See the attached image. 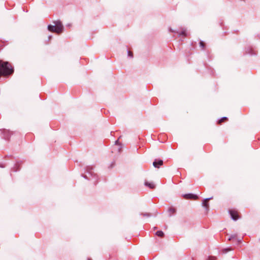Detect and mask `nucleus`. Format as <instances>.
Segmentation results:
<instances>
[{"label": "nucleus", "instance_id": "f3484780", "mask_svg": "<svg viewBox=\"0 0 260 260\" xmlns=\"http://www.w3.org/2000/svg\"><path fill=\"white\" fill-rule=\"evenodd\" d=\"M87 260H91L90 259L88 258Z\"/></svg>", "mask_w": 260, "mask_h": 260}, {"label": "nucleus", "instance_id": "20e7f679", "mask_svg": "<svg viewBox=\"0 0 260 260\" xmlns=\"http://www.w3.org/2000/svg\"><path fill=\"white\" fill-rule=\"evenodd\" d=\"M162 165L163 161L161 159H155L153 162V166L157 168H159Z\"/></svg>", "mask_w": 260, "mask_h": 260}, {"label": "nucleus", "instance_id": "0eeeda50", "mask_svg": "<svg viewBox=\"0 0 260 260\" xmlns=\"http://www.w3.org/2000/svg\"><path fill=\"white\" fill-rule=\"evenodd\" d=\"M4 138L5 139H9V136L11 135V133L8 130H5L4 131Z\"/></svg>", "mask_w": 260, "mask_h": 260}, {"label": "nucleus", "instance_id": "f257e3e1", "mask_svg": "<svg viewBox=\"0 0 260 260\" xmlns=\"http://www.w3.org/2000/svg\"><path fill=\"white\" fill-rule=\"evenodd\" d=\"M13 72V69L10 63L0 60V76H9Z\"/></svg>", "mask_w": 260, "mask_h": 260}, {"label": "nucleus", "instance_id": "9b49d317", "mask_svg": "<svg viewBox=\"0 0 260 260\" xmlns=\"http://www.w3.org/2000/svg\"><path fill=\"white\" fill-rule=\"evenodd\" d=\"M226 119H227V117H222L221 118H220V119L218 120V123H219V124H220V123H221V122H222L223 121H224V120H226Z\"/></svg>", "mask_w": 260, "mask_h": 260}, {"label": "nucleus", "instance_id": "6e6552de", "mask_svg": "<svg viewBox=\"0 0 260 260\" xmlns=\"http://www.w3.org/2000/svg\"><path fill=\"white\" fill-rule=\"evenodd\" d=\"M212 199V198H207V199H205L203 202V206L206 207L207 209L208 208V206H209V204L208 203V201Z\"/></svg>", "mask_w": 260, "mask_h": 260}, {"label": "nucleus", "instance_id": "f03ea898", "mask_svg": "<svg viewBox=\"0 0 260 260\" xmlns=\"http://www.w3.org/2000/svg\"><path fill=\"white\" fill-rule=\"evenodd\" d=\"M54 25H49L48 26V29L52 32H55L57 34L61 33L63 31V25L60 21L54 22Z\"/></svg>", "mask_w": 260, "mask_h": 260}, {"label": "nucleus", "instance_id": "2eb2a0df", "mask_svg": "<svg viewBox=\"0 0 260 260\" xmlns=\"http://www.w3.org/2000/svg\"><path fill=\"white\" fill-rule=\"evenodd\" d=\"M235 237H236V236H235V235L231 236L229 238V240H232L233 239H234Z\"/></svg>", "mask_w": 260, "mask_h": 260}, {"label": "nucleus", "instance_id": "dca6fc26", "mask_svg": "<svg viewBox=\"0 0 260 260\" xmlns=\"http://www.w3.org/2000/svg\"><path fill=\"white\" fill-rule=\"evenodd\" d=\"M144 215H145V214ZM146 215L149 216V214H146Z\"/></svg>", "mask_w": 260, "mask_h": 260}, {"label": "nucleus", "instance_id": "423d86ee", "mask_svg": "<svg viewBox=\"0 0 260 260\" xmlns=\"http://www.w3.org/2000/svg\"><path fill=\"white\" fill-rule=\"evenodd\" d=\"M145 185L147 187H149L151 189H153L155 188V184L153 182H145Z\"/></svg>", "mask_w": 260, "mask_h": 260}, {"label": "nucleus", "instance_id": "7ed1b4c3", "mask_svg": "<svg viewBox=\"0 0 260 260\" xmlns=\"http://www.w3.org/2000/svg\"><path fill=\"white\" fill-rule=\"evenodd\" d=\"M229 213L231 216V218L234 220H237L239 218V213L237 210H229Z\"/></svg>", "mask_w": 260, "mask_h": 260}, {"label": "nucleus", "instance_id": "ddd939ff", "mask_svg": "<svg viewBox=\"0 0 260 260\" xmlns=\"http://www.w3.org/2000/svg\"><path fill=\"white\" fill-rule=\"evenodd\" d=\"M200 45L203 48L204 47V46H205L204 43L203 42H202V41L200 42Z\"/></svg>", "mask_w": 260, "mask_h": 260}, {"label": "nucleus", "instance_id": "4468645a", "mask_svg": "<svg viewBox=\"0 0 260 260\" xmlns=\"http://www.w3.org/2000/svg\"><path fill=\"white\" fill-rule=\"evenodd\" d=\"M208 260H216V258L214 257H209Z\"/></svg>", "mask_w": 260, "mask_h": 260}, {"label": "nucleus", "instance_id": "f8f14e48", "mask_svg": "<svg viewBox=\"0 0 260 260\" xmlns=\"http://www.w3.org/2000/svg\"><path fill=\"white\" fill-rule=\"evenodd\" d=\"M127 53H128V56L131 57H133V53L130 51H128L127 52Z\"/></svg>", "mask_w": 260, "mask_h": 260}, {"label": "nucleus", "instance_id": "9d476101", "mask_svg": "<svg viewBox=\"0 0 260 260\" xmlns=\"http://www.w3.org/2000/svg\"><path fill=\"white\" fill-rule=\"evenodd\" d=\"M156 235L158 237H162L164 234L161 231H158L156 232Z\"/></svg>", "mask_w": 260, "mask_h": 260}, {"label": "nucleus", "instance_id": "39448f33", "mask_svg": "<svg viewBox=\"0 0 260 260\" xmlns=\"http://www.w3.org/2000/svg\"><path fill=\"white\" fill-rule=\"evenodd\" d=\"M183 196L184 198L186 199L197 200L198 198V197L197 195L192 193L185 194Z\"/></svg>", "mask_w": 260, "mask_h": 260}, {"label": "nucleus", "instance_id": "1a4fd4ad", "mask_svg": "<svg viewBox=\"0 0 260 260\" xmlns=\"http://www.w3.org/2000/svg\"><path fill=\"white\" fill-rule=\"evenodd\" d=\"M168 212L170 216H171L175 213L176 212V209L174 208H170L168 209Z\"/></svg>", "mask_w": 260, "mask_h": 260}]
</instances>
